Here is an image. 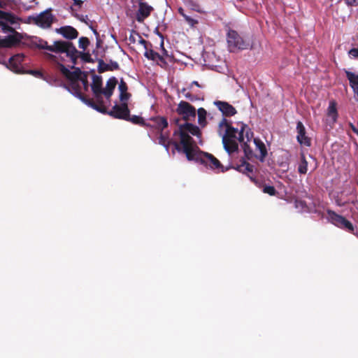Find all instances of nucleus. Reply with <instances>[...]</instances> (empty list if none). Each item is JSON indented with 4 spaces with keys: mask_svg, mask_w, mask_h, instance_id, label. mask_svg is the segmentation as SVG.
Returning <instances> with one entry per match:
<instances>
[{
    "mask_svg": "<svg viewBox=\"0 0 358 358\" xmlns=\"http://www.w3.org/2000/svg\"><path fill=\"white\" fill-rule=\"evenodd\" d=\"M180 121V119L175 120L176 124L178 125V129L174 131L173 135H179L180 145L182 148V152L185 154L187 159H190V157H192L191 153L197 150L198 147L194 145V139L188 134V133L199 137L201 135V132L199 127L196 125L187 122L185 124H179Z\"/></svg>",
    "mask_w": 358,
    "mask_h": 358,
    "instance_id": "obj_1",
    "label": "nucleus"
},
{
    "mask_svg": "<svg viewBox=\"0 0 358 358\" xmlns=\"http://www.w3.org/2000/svg\"><path fill=\"white\" fill-rule=\"evenodd\" d=\"M227 134H224L222 137V143L224 148L229 153L231 154L236 152L238 149V145L236 141L240 143L247 139L250 141L253 138V132L250 128L245 124H241V129H229Z\"/></svg>",
    "mask_w": 358,
    "mask_h": 358,
    "instance_id": "obj_2",
    "label": "nucleus"
},
{
    "mask_svg": "<svg viewBox=\"0 0 358 358\" xmlns=\"http://www.w3.org/2000/svg\"><path fill=\"white\" fill-rule=\"evenodd\" d=\"M191 155L192 157L187 159L189 161H195L217 173H224L229 169V167L224 168L214 155L201 151L199 148Z\"/></svg>",
    "mask_w": 358,
    "mask_h": 358,
    "instance_id": "obj_3",
    "label": "nucleus"
},
{
    "mask_svg": "<svg viewBox=\"0 0 358 358\" xmlns=\"http://www.w3.org/2000/svg\"><path fill=\"white\" fill-rule=\"evenodd\" d=\"M102 78L101 76L96 75L93 76V81L91 85V88L96 101H94V103L90 105V106L101 113H106L107 108L104 105L102 97L104 90L102 88Z\"/></svg>",
    "mask_w": 358,
    "mask_h": 358,
    "instance_id": "obj_4",
    "label": "nucleus"
},
{
    "mask_svg": "<svg viewBox=\"0 0 358 358\" xmlns=\"http://www.w3.org/2000/svg\"><path fill=\"white\" fill-rule=\"evenodd\" d=\"M45 55L48 59L57 64V69L70 82L79 81L85 73L83 72L79 68H75L73 71H71L63 64L58 62L57 56L47 52L45 53Z\"/></svg>",
    "mask_w": 358,
    "mask_h": 358,
    "instance_id": "obj_5",
    "label": "nucleus"
},
{
    "mask_svg": "<svg viewBox=\"0 0 358 358\" xmlns=\"http://www.w3.org/2000/svg\"><path fill=\"white\" fill-rule=\"evenodd\" d=\"M227 41L228 49L231 52H234L237 50H246L249 46V44L236 31L231 29L228 30L227 34Z\"/></svg>",
    "mask_w": 358,
    "mask_h": 358,
    "instance_id": "obj_6",
    "label": "nucleus"
},
{
    "mask_svg": "<svg viewBox=\"0 0 358 358\" xmlns=\"http://www.w3.org/2000/svg\"><path fill=\"white\" fill-rule=\"evenodd\" d=\"M28 20L29 22H32L34 24L43 29L50 28L51 27L54 21V16L52 14V9H46L36 16H29L28 17Z\"/></svg>",
    "mask_w": 358,
    "mask_h": 358,
    "instance_id": "obj_7",
    "label": "nucleus"
},
{
    "mask_svg": "<svg viewBox=\"0 0 358 358\" xmlns=\"http://www.w3.org/2000/svg\"><path fill=\"white\" fill-rule=\"evenodd\" d=\"M19 17L10 12L0 10V28L4 31H15V29L8 25L17 23Z\"/></svg>",
    "mask_w": 358,
    "mask_h": 358,
    "instance_id": "obj_8",
    "label": "nucleus"
},
{
    "mask_svg": "<svg viewBox=\"0 0 358 358\" xmlns=\"http://www.w3.org/2000/svg\"><path fill=\"white\" fill-rule=\"evenodd\" d=\"M176 113L181 115L185 121L187 122L196 117V110L189 103L181 101L178 105Z\"/></svg>",
    "mask_w": 358,
    "mask_h": 358,
    "instance_id": "obj_9",
    "label": "nucleus"
},
{
    "mask_svg": "<svg viewBox=\"0 0 358 358\" xmlns=\"http://www.w3.org/2000/svg\"><path fill=\"white\" fill-rule=\"evenodd\" d=\"M61 50H59L58 53H66V56L70 58L73 65L71 69H75L74 66L77 64V60L79 55V51L76 49L73 43L69 41H63L62 48Z\"/></svg>",
    "mask_w": 358,
    "mask_h": 358,
    "instance_id": "obj_10",
    "label": "nucleus"
},
{
    "mask_svg": "<svg viewBox=\"0 0 358 358\" xmlns=\"http://www.w3.org/2000/svg\"><path fill=\"white\" fill-rule=\"evenodd\" d=\"M129 113H130V110L129 109L128 104L127 103H124L115 104L110 111L107 110L106 114H108L116 119L126 120L129 117Z\"/></svg>",
    "mask_w": 358,
    "mask_h": 358,
    "instance_id": "obj_11",
    "label": "nucleus"
},
{
    "mask_svg": "<svg viewBox=\"0 0 358 358\" xmlns=\"http://www.w3.org/2000/svg\"><path fill=\"white\" fill-rule=\"evenodd\" d=\"M24 57L25 56L22 53L16 54L9 59L6 66L15 73H24L25 70L22 64Z\"/></svg>",
    "mask_w": 358,
    "mask_h": 358,
    "instance_id": "obj_12",
    "label": "nucleus"
},
{
    "mask_svg": "<svg viewBox=\"0 0 358 358\" xmlns=\"http://www.w3.org/2000/svg\"><path fill=\"white\" fill-rule=\"evenodd\" d=\"M66 88L73 95L80 99L82 101H83L87 105L90 106L94 103V100L88 98L85 96L81 92V87L78 81L70 82L69 85L66 87Z\"/></svg>",
    "mask_w": 358,
    "mask_h": 358,
    "instance_id": "obj_13",
    "label": "nucleus"
},
{
    "mask_svg": "<svg viewBox=\"0 0 358 358\" xmlns=\"http://www.w3.org/2000/svg\"><path fill=\"white\" fill-rule=\"evenodd\" d=\"M163 131H158V133H159V138H158L159 143L160 145H163L167 151L169 150V148L170 145L172 144L174 145V148L177 151L182 152V145H180V143H179L178 142L173 141L170 140L169 134L164 133Z\"/></svg>",
    "mask_w": 358,
    "mask_h": 358,
    "instance_id": "obj_14",
    "label": "nucleus"
},
{
    "mask_svg": "<svg viewBox=\"0 0 358 358\" xmlns=\"http://www.w3.org/2000/svg\"><path fill=\"white\" fill-rule=\"evenodd\" d=\"M142 43L145 44V52L144 53V56L153 62H156L158 64H159V62L161 63V66H166L167 64V62H166L165 59L163 56L159 55L158 52L154 51L151 48H148L147 42L145 40H142Z\"/></svg>",
    "mask_w": 358,
    "mask_h": 358,
    "instance_id": "obj_15",
    "label": "nucleus"
},
{
    "mask_svg": "<svg viewBox=\"0 0 358 358\" xmlns=\"http://www.w3.org/2000/svg\"><path fill=\"white\" fill-rule=\"evenodd\" d=\"M297 141L303 145L310 147L311 145V139L306 136V128L301 121H299L296 124Z\"/></svg>",
    "mask_w": 358,
    "mask_h": 358,
    "instance_id": "obj_16",
    "label": "nucleus"
},
{
    "mask_svg": "<svg viewBox=\"0 0 358 358\" xmlns=\"http://www.w3.org/2000/svg\"><path fill=\"white\" fill-rule=\"evenodd\" d=\"M214 104L222 112V115L226 117H231L236 114V109L228 102L222 101H215Z\"/></svg>",
    "mask_w": 358,
    "mask_h": 358,
    "instance_id": "obj_17",
    "label": "nucleus"
},
{
    "mask_svg": "<svg viewBox=\"0 0 358 358\" xmlns=\"http://www.w3.org/2000/svg\"><path fill=\"white\" fill-rule=\"evenodd\" d=\"M63 41H55L52 45H48V42L43 40H39L36 43V47L41 50H47L52 52L58 53L62 48Z\"/></svg>",
    "mask_w": 358,
    "mask_h": 358,
    "instance_id": "obj_18",
    "label": "nucleus"
},
{
    "mask_svg": "<svg viewBox=\"0 0 358 358\" xmlns=\"http://www.w3.org/2000/svg\"><path fill=\"white\" fill-rule=\"evenodd\" d=\"M254 143L255 145L256 151L259 152V155L255 154V157L258 159L261 162H264L265 161V158L268 155L266 147L264 143L258 138H255L253 139Z\"/></svg>",
    "mask_w": 358,
    "mask_h": 358,
    "instance_id": "obj_19",
    "label": "nucleus"
},
{
    "mask_svg": "<svg viewBox=\"0 0 358 358\" xmlns=\"http://www.w3.org/2000/svg\"><path fill=\"white\" fill-rule=\"evenodd\" d=\"M152 10V7L149 6L147 3L140 2L139 8L136 13V20L138 22H143L147 18Z\"/></svg>",
    "mask_w": 358,
    "mask_h": 358,
    "instance_id": "obj_20",
    "label": "nucleus"
},
{
    "mask_svg": "<svg viewBox=\"0 0 358 358\" xmlns=\"http://www.w3.org/2000/svg\"><path fill=\"white\" fill-rule=\"evenodd\" d=\"M229 169H234L238 172L245 174L249 178L254 174V166L247 162L244 159L241 161L240 164H238L236 166H229Z\"/></svg>",
    "mask_w": 358,
    "mask_h": 358,
    "instance_id": "obj_21",
    "label": "nucleus"
},
{
    "mask_svg": "<svg viewBox=\"0 0 358 358\" xmlns=\"http://www.w3.org/2000/svg\"><path fill=\"white\" fill-rule=\"evenodd\" d=\"M57 31L62 34L64 38L69 40L75 39L78 36V31L71 26L62 27L58 29Z\"/></svg>",
    "mask_w": 358,
    "mask_h": 358,
    "instance_id": "obj_22",
    "label": "nucleus"
},
{
    "mask_svg": "<svg viewBox=\"0 0 358 358\" xmlns=\"http://www.w3.org/2000/svg\"><path fill=\"white\" fill-rule=\"evenodd\" d=\"M98 71L100 73L108 71L118 70L120 69L118 63L112 60H110L109 64H106L103 59H98Z\"/></svg>",
    "mask_w": 358,
    "mask_h": 358,
    "instance_id": "obj_23",
    "label": "nucleus"
},
{
    "mask_svg": "<svg viewBox=\"0 0 358 358\" xmlns=\"http://www.w3.org/2000/svg\"><path fill=\"white\" fill-rule=\"evenodd\" d=\"M117 83V79L115 77H111L107 80L106 88L103 90V95L108 100H110L113 95Z\"/></svg>",
    "mask_w": 358,
    "mask_h": 358,
    "instance_id": "obj_24",
    "label": "nucleus"
},
{
    "mask_svg": "<svg viewBox=\"0 0 358 358\" xmlns=\"http://www.w3.org/2000/svg\"><path fill=\"white\" fill-rule=\"evenodd\" d=\"M150 120L154 122V125L150 127H155L158 131H164L167 128L169 123L167 119L164 117L157 116L150 118Z\"/></svg>",
    "mask_w": 358,
    "mask_h": 358,
    "instance_id": "obj_25",
    "label": "nucleus"
},
{
    "mask_svg": "<svg viewBox=\"0 0 358 358\" xmlns=\"http://www.w3.org/2000/svg\"><path fill=\"white\" fill-rule=\"evenodd\" d=\"M347 78L349 80L350 86L355 94L358 95V74H355L350 71L345 70Z\"/></svg>",
    "mask_w": 358,
    "mask_h": 358,
    "instance_id": "obj_26",
    "label": "nucleus"
},
{
    "mask_svg": "<svg viewBox=\"0 0 358 358\" xmlns=\"http://www.w3.org/2000/svg\"><path fill=\"white\" fill-rule=\"evenodd\" d=\"M327 116L328 117L331 118L333 124L337 121L338 115L336 108V103L334 101L329 102V105L327 108Z\"/></svg>",
    "mask_w": 358,
    "mask_h": 358,
    "instance_id": "obj_27",
    "label": "nucleus"
},
{
    "mask_svg": "<svg viewBox=\"0 0 358 358\" xmlns=\"http://www.w3.org/2000/svg\"><path fill=\"white\" fill-rule=\"evenodd\" d=\"M327 214L330 222L334 225L340 227L345 217L330 210H327Z\"/></svg>",
    "mask_w": 358,
    "mask_h": 358,
    "instance_id": "obj_28",
    "label": "nucleus"
},
{
    "mask_svg": "<svg viewBox=\"0 0 358 358\" xmlns=\"http://www.w3.org/2000/svg\"><path fill=\"white\" fill-rule=\"evenodd\" d=\"M126 121L130 122L134 124H138L145 127H151V124L146 123L142 117L138 115L131 116L130 113H129V117L126 119Z\"/></svg>",
    "mask_w": 358,
    "mask_h": 358,
    "instance_id": "obj_29",
    "label": "nucleus"
},
{
    "mask_svg": "<svg viewBox=\"0 0 358 358\" xmlns=\"http://www.w3.org/2000/svg\"><path fill=\"white\" fill-rule=\"evenodd\" d=\"M249 141H247V139H245L243 143V149L245 153V157L248 159H251L254 157H255V154L254 153L252 149L250 148V146L248 144Z\"/></svg>",
    "mask_w": 358,
    "mask_h": 358,
    "instance_id": "obj_30",
    "label": "nucleus"
},
{
    "mask_svg": "<svg viewBox=\"0 0 358 358\" xmlns=\"http://www.w3.org/2000/svg\"><path fill=\"white\" fill-rule=\"evenodd\" d=\"M308 171V162L306 161L305 155L301 153V162L298 167V171L300 174H306Z\"/></svg>",
    "mask_w": 358,
    "mask_h": 358,
    "instance_id": "obj_31",
    "label": "nucleus"
},
{
    "mask_svg": "<svg viewBox=\"0 0 358 358\" xmlns=\"http://www.w3.org/2000/svg\"><path fill=\"white\" fill-rule=\"evenodd\" d=\"M20 0H0V8L3 9L11 8L17 6Z\"/></svg>",
    "mask_w": 358,
    "mask_h": 358,
    "instance_id": "obj_32",
    "label": "nucleus"
},
{
    "mask_svg": "<svg viewBox=\"0 0 358 358\" xmlns=\"http://www.w3.org/2000/svg\"><path fill=\"white\" fill-rule=\"evenodd\" d=\"M198 122L201 126H205L206 124V115L207 112L203 108H199L197 110Z\"/></svg>",
    "mask_w": 358,
    "mask_h": 358,
    "instance_id": "obj_33",
    "label": "nucleus"
},
{
    "mask_svg": "<svg viewBox=\"0 0 358 358\" xmlns=\"http://www.w3.org/2000/svg\"><path fill=\"white\" fill-rule=\"evenodd\" d=\"M181 92L183 94L184 96L190 101L193 102V101H198L200 99H202V100L203 99H201L197 95L193 94L190 93L189 92H187L185 88H183Z\"/></svg>",
    "mask_w": 358,
    "mask_h": 358,
    "instance_id": "obj_34",
    "label": "nucleus"
},
{
    "mask_svg": "<svg viewBox=\"0 0 358 358\" xmlns=\"http://www.w3.org/2000/svg\"><path fill=\"white\" fill-rule=\"evenodd\" d=\"M262 191L265 194H268L270 196H275L278 194L275 188L273 186L264 185L262 186Z\"/></svg>",
    "mask_w": 358,
    "mask_h": 358,
    "instance_id": "obj_35",
    "label": "nucleus"
},
{
    "mask_svg": "<svg viewBox=\"0 0 358 358\" xmlns=\"http://www.w3.org/2000/svg\"><path fill=\"white\" fill-rule=\"evenodd\" d=\"M340 228L346 229L350 232L354 231V227L352 224L345 218H344L343 221L342 222Z\"/></svg>",
    "mask_w": 358,
    "mask_h": 358,
    "instance_id": "obj_36",
    "label": "nucleus"
},
{
    "mask_svg": "<svg viewBox=\"0 0 358 358\" xmlns=\"http://www.w3.org/2000/svg\"><path fill=\"white\" fill-rule=\"evenodd\" d=\"M90 45V40L87 37H80L78 41V46L83 50H85Z\"/></svg>",
    "mask_w": 358,
    "mask_h": 358,
    "instance_id": "obj_37",
    "label": "nucleus"
},
{
    "mask_svg": "<svg viewBox=\"0 0 358 358\" xmlns=\"http://www.w3.org/2000/svg\"><path fill=\"white\" fill-rule=\"evenodd\" d=\"M219 127H226L225 134H227V131H229V128L235 129L234 127L231 126V123L225 117H223L222 119V120L220 122Z\"/></svg>",
    "mask_w": 358,
    "mask_h": 358,
    "instance_id": "obj_38",
    "label": "nucleus"
},
{
    "mask_svg": "<svg viewBox=\"0 0 358 358\" xmlns=\"http://www.w3.org/2000/svg\"><path fill=\"white\" fill-rule=\"evenodd\" d=\"M80 57L82 59L83 61L87 63L93 62V59L91 57V55L88 52H79Z\"/></svg>",
    "mask_w": 358,
    "mask_h": 358,
    "instance_id": "obj_39",
    "label": "nucleus"
},
{
    "mask_svg": "<svg viewBox=\"0 0 358 358\" xmlns=\"http://www.w3.org/2000/svg\"><path fill=\"white\" fill-rule=\"evenodd\" d=\"M184 19L186 21V22L192 27H194L199 24V21L187 15L185 16Z\"/></svg>",
    "mask_w": 358,
    "mask_h": 358,
    "instance_id": "obj_40",
    "label": "nucleus"
},
{
    "mask_svg": "<svg viewBox=\"0 0 358 358\" xmlns=\"http://www.w3.org/2000/svg\"><path fill=\"white\" fill-rule=\"evenodd\" d=\"M79 81L82 83L84 90L88 91L89 84L87 80V75L86 73H84V75L82 76Z\"/></svg>",
    "mask_w": 358,
    "mask_h": 358,
    "instance_id": "obj_41",
    "label": "nucleus"
},
{
    "mask_svg": "<svg viewBox=\"0 0 358 358\" xmlns=\"http://www.w3.org/2000/svg\"><path fill=\"white\" fill-rule=\"evenodd\" d=\"M130 96L131 94L128 93L127 92L120 93V100L121 101V103H127Z\"/></svg>",
    "mask_w": 358,
    "mask_h": 358,
    "instance_id": "obj_42",
    "label": "nucleus"
},
{
    "mask_svg": "<svg viewBox=\"0 0 358 358\" xmlns=\"http://www.w3.org/2000/svg\"><path fill=\"white\" fill-rule=\"evenodd\" d=\"M187 5H188L189 7H190V8L192 10H195V11L199 12V13L201 12L200 6L198 3H194L192 1H189L187 2Z\"/></svg>",
    "mask_w": 358,
    "mask_h": 358,
    "instance_id": "obj_43",
    "label": "nucleus"
},
{
    "mask_svg": "<svg viewBox=\"0 0 358 358\" xmlns=\"http://www.w3.org/2000/svg\"><path fill=\"white\" fill-rule=\"evenodd\" d=\"M118 89L120 90V92H127L128 87L127 83L124 81L122 78H121L120 82L119 83Z\"/></svg>",
    "mask_w": 358,
    "mask_h": 358,
    "instance_id": "obj_44",
    "label": "nucleus"
},
{
    "mask_svg": "<svg viewBox=\"0 0 358 358\" xmlns=\"http://www.w3.org/2000/svg\"><path fill=\"white\" fill-rule=\"evenodd\" d=\"M250 179L252 182H254L259 187H262V186L264 185L263 184V181L259 178H255L254 176V174L252 176H250Z\"/></svg>",
    "mask_w": 358,
    "mask_h": 358,
    "instance_id": "obj_45",
    "label": "nucleus"
},
{
    "mask_svg": "<svg viewBox=\"0 0 358 358\" xmlns=\"http://www.w3.org/2000/svg\"><path fill=\"white\" fill-rule=\"evenodd\" d=\"M24 73H28V74L32 75V76H35L36 78H42L43 77L42 73L40 71H38V70L25 71Z\"/></svg>",
    "mask_w": 358,
    "mask_h": 358,
    "instance_id": "obj_46",
    "label": "nucleus"
},
{
    "mask_svg": "<svg viewBox=\"0 0 358 358\" xmlns=\"http://www.w3.org/2000/svg\"><path fill=\"white\" fill-rule=\"evenodd\" d=\"M74 16L78 18L81 22H85L87 24V20H88L87 15H79V14H75Z\"/></svg>",
    "mask_w": 358,
    "mask_h": 358,
    "instance_id": "obj_47",
    "label": "nucleus"
},
{
    "mask_svg": "<svg viewBox=\"0 0 358 358\" xmlns=\"http://www.w3.org/2000/svg\"><path fill=\"white\" fill-rule=\"evenodd\" d=\"M348 53L352 57L357 58L358 57V48H352L351 50H350Z\"/></svg>",
    "mask_w": 358,
    "mask_h": 358,
    "instance_id": "obj_48",
    "label": "nucleus"
},
{
    "mask_svg": "<svg viewBox=\"0 0 358 358\" xmlns=\"http://www.w3.org/2000/svg\"><path fill=\"white\" fill-rule=\"evenodd\" d=\"M348 6H356L358 4V0H345Z\"/></svg>",
    "mask_w": 358,
    "mask_h": 358,
    "instance_id": "obj_49",
    "label": "nucleus"
},
{
    "mask_svg": "<svg viewBox=\"0 0 358 358\" xmlns=\"http://www.w3.org/2000/svg\"><path fill=\"white\" fill-rule=\"evenodd\" d=\"M74 6H78L80 7L82 4L83 3V1L82 0H73Z\"/></svg>",
    "mask_w": 358,
    "mask_h": 358,
    "instance_id": "obj_50",
    "label": "nucleus"
},
{
    "mask_svg": "<svg viewBox=\"0 0 358 358\" xmlns=\"http://www.w3.org/2000/svg\"><path fill=\"white\" fill-rule=\"evenodd\" d=\"M158 35H159V37L162 38V40H161V43H160V46H161L162 50H163V48H164V36H163V35H162L161 33H159V32H158Z\"/></svg>",
    "mask_w": 358,
    "mask_h": 358,
    "instance_id": "obj_51",
    "label": "nucleus"
},
{
    "mask_svg": "<svg viewBox=\"0 0 358 358\" xmlns=\"http://www.w3.org/2000/svg\"><path fill=\"white\" fill-rule=\"evenodd\" d=\"M178 13L180 15H181L183 17L187 15V14L185 13L184 9L181 7L178 8Z\"/></svg>",
    "mask_w": 358,
    "mask_h": 358,
    "instance_id": "obj_52",
    "label": "nucleus"
},
{
    "mask_svg": "<svg viewBox=\"0 0 358 358\" xmlns=\"http://www.w3.org/2000/svg\"><path fill=\"white\" fill-rule=\"evenodd\" d=\"M164 57H169V55L168 54V51L164 48H163V50H162V55Z\"/></svg>",
    "mask_w": 358,
    "mask_h": 358,
    "instance_id": "obj_53",
    "label": "nucleus"
},
{
    "mask_svg": "<svg viewBox=\"0 0 358 358\" xmlns=\"http://www.w3.org/2000/svg\"><path fill=\"white\" fill-rule=\"evenodd\" d=\"M351 129L352 130V131L357 135L358 136V129H357L353 124H351Z\"/></svg>",
    "mask_w": 358,
    "mask_h": 358,
    "instance_id": "obj_54",
    "label": "nucleus"
},
{
    "mask_svg": "<svg viewBox=\"0 0 358 358\" xmlns=\"http://www.w3.org/2000/svg\"><path fill=\"white\" fill-rule=\"evenodd\" d=\"M91 29L93 31V33L96 36V38H99V34L96 31V29H94L92 26H90Z\"/></svg>",
    "mask_w": 358,
    "mask_h": 358,
    "instance_id": "obj_55",
    "label": "nucleus"
},
{
    "mask_svg": "<svg viewBox=\"0 0 358 358\" xmlns=\"http://www.w3.org/2000/svg\"><path fill=\"white\" fill-rule=\"evenodd\" d=\"M102 41L99 38H96V48H99Z\"/></svg>",
    "mask_w": 358,
    "mask_h": 358,
    "instance_id": "obj_56",
    "label": "nucleus"
},
{
    "mask_svg": "<svg viewBox=\"0 0 358 358\" xmlns=\"http://www.w3.org/2000/svg\"><path fill=\"white\" fill-rule=\"evenodd\" d=\"M196 85V86H197V87H200V85H199V83L197 81H193V82L192 83V85Z\"/></svg>",
    "mask_w": 358,
    "mask_h": 358,
    "instance_id": "obj_57",
    "label": "nucleus"
},
{
    "mask_svg": "<svg viewBox=\"0 0 358 358\" xmlns=\"http://www.w3.org/2000/svg\"><path fill=\"white\" fill-rule=\"evenodd\" d=\"M357 136H358V135H357Z\"/></svg>",
    "mask_w": 358,
    "mask_h": 358,
    "instance_id": "obj_58",
    "label": "nucleus"
}]
</instances>
